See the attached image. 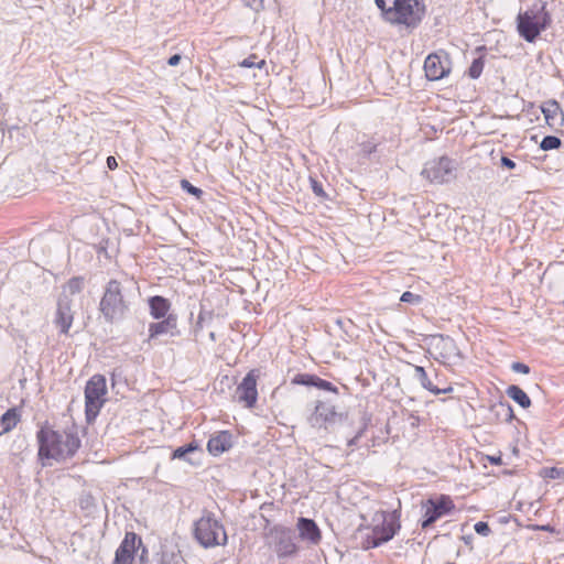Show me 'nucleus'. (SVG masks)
Listing matches in <instances>:
<instances>
[{
    "instance_id": "nucleus-38",
    "label": "nucleus",
    "mask_w": 564,
    "mask_h": 564,
    "mask_svg": "<svg viewBox=\"0 0 564 564\" xmlns=\"http://www.w3.org/2000/svg\"><path fill=\"white\" fill-rule=\"evenodd\" d=\"M245 3L250 7L251 9L259 11L263 8V1L264 0H243Z\"/></svg>"
},
{
    "instance_id": "nucleus-45",
    "label": "nucleus",
    "mask_w": 564,
    "mask_h": 564,
    "mask_svg": "<svg viewBox=\"0 0 564 564\" xmlns=\"http://www.w3.org/2000/svg\"><path fill=\"white\" fill-rule=\"evenodd\" d=\"M360 437V433H358L354 438H351L349 442H348V446H352L356 444L357 440Z\"/></svg>"
},
{
    "instance_id": "nucleus-2",
    "label": "nucleus",
    "mask_w": 564,
    "mask_h": 564,
    "mask_svg": "<svg viewBox=\"0 0 564 564\" xmlns=\"http://www.w3.org/2000/svg\"><path fill=\"white\" fill-rule=\"evenodd\" d=\"M386 21L415 28L422 21L425 7L422 0H375Z\"/></svg>"
},
{
    "instance_id": "nucleus-36",
    "label": "nucleus",
    "mask_w": 564,
    "mask_h": 564,
    "mask_svg": "<svg viewBox=\"0 0 564 564\" xmlns=\"http://www.w3.org/2000/svg\"><path fill=\"white\" fill-rule=\"evenodd\" d=\"M400 300L405 303H419L421 301V297L420 295L406 291L401 295Z\"/></svg>"
},
{
    "instance_id": "nucleus-30",
    "label": "nucleus",
    "mask_w": 564,
    "mask_h": 564,
    "mask_svg": "<svg viewBox=\"0 0 564 564\" xmlns=\"http://www.w3.org/2000/svg\"><path fill=\"white\" fill-rule=\"evenodd\" d=\"M300 538L312 544H316L321 540V531H300Z\"/></svg>"
},
{
    "instance_id": "nucleus-4",
    "label": "nucleus",
    "mask_w": 564,
    "mask_h": 564,
    "mask_svg": "<svg viewBox=\"0 0 564 564\" xmlns=\"http://www.w3.org/2000/svg\"><path fill=\"white\" fill-rule=\"evenodd\" d=\"M518 32L528 42H533L545 30L550 17L544 7L532 8L518 15Z\"/></svg>"
},
{
    "instance_id": "nucleus-44",
    "label": "nucleus",
    "mask_w": 564,
    "mask_h": 564,
    "mask_svg": "<svg viewBox=\"0 0 564 564\" xmlns=\"http://www.w3.org/2000/svg\"><path fill=\"white\" fill-rule=\"evenodd\" d=\"M313 189H314V193L317 195H322L324 193L322 189V186L317 185L316 183L314 184Z\"/></svg>"
},
{
    "instance_id": "nucleus-13",
    "label": "nucleus",
    "mask_w": 564,
    "mask_h": 564,
    "mask_svg": "<svg viewBox=\"0 0 564 564\" xmlns=\"http://www.w3.org/2000/svg\"><path fill=\"white\" fill-rule=\"evenodd\" d=\"M160 335H170L172 337L180 335L176 316L169 315L161 322L150 324L149 338L153 339Z\"/></svg>"
},
{
    "instance_id": "nucleus-5",
    "label": "nucleus",
    "mask_w": 564,
    "mask_h": 564,
    "mask_svg": "<svg viewBox=\"0 0 564 564\" xmlns=\"http://www.w3.org/2000/svg\"><path fill=\"white\" fill-rule=\"evenodd\" d=\"M429 345L433 358L444 365H456L462 359L459 349L449 336L434 335Z\"/></svg>"
},
{
    "instance_id": "nucleus-8",
    "label": "nucleus",
    "mask_w": 564,
    "mask_h": 564,
    "mask_svg": "<svg viewBox=\"0 0 564 564\" xmlns=\"http://www.w3.org/2000/svg\"><path fill=\"white\" fill-rule=\"evenodd\" d=\"M455 164L449 158L441 156L426 162L421 174L431 183L443 184L455 177Z\"/></svg>"
},
{
    "instance_id": "nucleus-25",
    "label": "nucleus",
    "mask_w": 564,
    "mask_h": 564,
    "mask_svg": "<svg viewBox=\"0 0 564 564\" xmlns=\"http://www.w3.org/2000/svg\"><path fill=\"white\" fill-rule=\"evenodd\" d=\"M84 288V280L82 278H73L70 279L66 285L63 288V293L59 297H67L69 295H74L79 293Z\"/></svg>"
},
{
    "instance_id": "nucleus-29",
    "label": "nucleus",
    "mask_w": 564,
    "mask_h": 564,
    "mask_svg": "<svg viewBox=\"0 0 564 564\" xmlns=\"http://www.w3.org/2000/svg\"><path fill=\"white\" fill-rule=\"evenodd\" d=\"M482 69H484V62L481 58H476L474 59V62L471 63L469 69H468V74L471 78L476 79L478 78L481 73H482Z\"/></svg>"
},
{
    "instance_id": "nucleus-40",
    "label": "nucleus",
    "mask_w": 564,
    "mask_h": 564,
    "mask_svg": "<svg viewBox=\"0 0 564 564\" xmlns=\"http://www.w3.org/2000/svg\"><path fill=\"white\" fill-rule=\"evenodd\" d=\"M182 57L180 54H174L167 59L170 66H176L181 62Z\"/></svg>"
},
{
    "instance_id": "nucleus-39",
    "label": "nucleus",
    "mask_w": 564,
    "mask_h": 564,
    "mask_svg": "<svg viewBox=\"0 0 564 564\" xmlns=\"http://www.w3.org/2000/svg\"><path fill=\"white\" fill-rule=\"evenodd\" d=\"M501 165L509 170L516 169V162L507 156H501Z\"/></svg>"
},
{
    "instance_id": "nucleus-35",
    "label": "nucleus",
    "mask_w": 564,
    "mask_h": 564,
    "mask_svg": "<svg viewBox=\"0 0 564 564\" xmlns=\"http://www.w3.org/2000/svg\"><path fill=\"white\" fill-rule=\"evenodd\" d=\"M297 529L308 530V529H317V527L313 520L306 519V518H300L299 523H297Z\"/></svg>"
},
{
    "instance_id": "nucleus-42",
    "label": "nucleus",
    "mask_w": 564,
    "mask_h": 564,
    "mask_svg": "<svg viewBox=\"0 0 564 564\" xmlns=\"http://www.w3.org/2000/svg\"><path fill=\"white\" fill-rule=\"evenodd\" d=\"M488 459L494 465H500L502 463L500 456H489Z\"/></svg>"
},
{
    "instance_id": "nucleus-19",
    "label": "nucleus",
    "mask_w": 564,
    "mask_h": 564,
    "mask_svg": "<svg viewBox=\"0 0 564 564\" xmlns=\"http://www.w3.org/2000/svg\"><path fill=\"white\" fill-rule=\"evenodd\" d=\"M413 371H414L413 378L416 379L424 389L429 390L433 394H435V395L441 394V393L445 394V393H449L453 391V388L451 386H448L446 388H442V389L434 386L432 383V381L429 379L427 373L423 367L414 366Z\"/></svg>"
},
{
    "instance_id": "nucleus-7",
    "label": "nucleus",
    "mask_w": 564,
    "mask_h": 564,
    "mask_svg": "<svg viewBox=\"0 0 564 564\" xmlns=\"http://www.w3.org/2000/svg\"><path fill=\"white\" fill-rule=\"evenodd\" d=\"M455 506L448 496L434 495L422 502L423 529L434 523L437 519L449 514Z\"/></svg>"
},
{
    "instance_id": "nucleus-43",
    "label": "nucleus",
    "mask_w": 564,
    "mask_h": 564,
    "mask_svg": "<svg viewBox=\"0 0 564 564\" xmlns=\"http://www.w3.org/2000/svg\"><path fill=\"white\" fill-rule=\"evenodd\" d=\"M474 529H488V524L486 522L479 521L475 523Z\"/></svg>"
},
{
    "instance_id": "nucleus-32",
    "label": "nucleus",
    "mask_w": 564,
    "mask_h": 564,
    "mask_svg": "<svg viewBox=\"0 0 564 564\" xmlns=\"http://www.w3.org/2000/svg\"><path fill=\"white\" fill-rule=\"evenodd\" d=\"M256 59H257V57L254 55L249 56L240 63V66L246 67V68H251V67L262 68L263 65L265 64V62L263 59H260L259 62H257Z\"/></svg>"
},
{
    "instance_id": "nucleus-28",
    "label": "nucleus",
    "mask_w": 564,
    "mask_h": 564,
    "mask_svg": "<svg viewBox=\"0 0 564 564\" xmlns=\"http://www.w3.org/2000/svg\"><path fill=\"white\" fill-rule=\"evenodd\" d=\"M561 140L554 135H546L543 138L540 147L544 151L558 149L561 147Z\"/></svg>"
},
{
    "instance_id": "nucleus-9",
    "label": "nucleus",
    "mask_w": 564,
    "mask_h": 564,
    "mask_svg": "<svg viewBox=\"0 0 564 564\" xmlns=\"http://www.w3.org/2000/svg\"><path fill=\"white\" fill-rule=\"evenodd\" d=\"M147 550L134 532H127L124 540L116 552L115 564H134L135 557L143 561Z\"/></svg>"
},
{
    "instance_id": "nucleus-15",
    "label": "nucleus",
    "mask_w": 564,
    "mask_h": 564,
    "mask_svg": "<svg viewBox=\"0 0 564 564\" xmlns=\"http://www.w3.org/2000/svg\"><path fill=\"white\" fill-rule=\"evenodd\" d=\"M369 529H400L398 514L395 512L376 511Z\"/></svg>"
},
{
    "instance_id": "nucleus-31",
    "label": "nucleus",
    "mask_w": 564,
    "mask_h": 564,
    "mask_svg": "<svg viewBox=\"0 0 564 564\" xmlns=\"http://www.w3.org/2000/svg\"><path fill=\"white\" fill-rule=\"evenodd\" d=\"M195 449H196V446H194L192 444H188L186 446H181L173 452V458L185 459L187 454L194 452Z\"/></svg>"
},
{
    "instance_id": "nucleus-34",
    "label": "nucleus",
    "mask_w": 564,
    "mask_h": 564,
    "mask_svg": "<svg viewBox=\"0 0 564 564\" xmlns=\"http://www.w3.org/2000/svg\"><path fill=\"white\" fill-rule=\"evenodd\" d=\"M564 473V470L562 469H558L556 467H552V468H545L543 470V475L544 477L546 478H551V479H556V478H560L561 475Z\"/></svg>"
},
{
    "instance_id": "nucleus-46",
    "label": "nucleus",
    "mask_w": 564,
    "mask_h": 564,
    "mask_svg": "<svg viewBox=\"0 0 564 564\" xmlns=\"http://www.w3.org/2000/svg\"><path fill=\"white\" fill-rule=\"evenodd\" d=\"M528 529H551L549 525H529Z\"/></svg>"
},
{
    "instance_id": "nucleus-1",
    "label": "nucleus",
    "mask_w": 564,
    "mask_h": 564,
    "mask_svg": "<svg viewBox=\"0 0 564 564\" xmlns=\"http://www.w3.org/2000/svg\"><path fill=\"white\" fill-rule=\"evenodd\" d=\"M40 443L39 456L63 460L73 456L80 446V440L76 433H59L48 429H42L37 433Z\"/></svg>"
},
{
    "instance_id": "nucleus-11",
    "label": "nucleus",
    "mask_w": 564,
    "mask_h": 564,
    "mask_svg": "<svg viewBox=\"0 0 564 564\" xmlns=\"http://www.w3.org/2000/svg\"><path fill=\"white\" fill-rule=\"evenodd\" d=\"M73 321L74 314L72 311L70 300L66 296L59 297L54 317L55 326L59 329L61 334L68 335Z\"/></svg>"
},
{
    "instance_id": "nucleus-21",
    "label": "nucleus",
    "mask_w": 564,
    "mask_h": 564,
    "mask_svg": "<svg viewBox=\"0 0 564 564\" xmlns=\"http://www.w3.org/2000/svg\"><path fill=\"white\" fill-rule=\"evenodd\" d=\"M395 531H372V535L367 536V539L362 542L361 547L364 550H369L372 547H377L384 542L390 541Z\"/></svg>"
},
{
    "instance_id": "nucleus-22",
    "label": "nucleus",
    "mask_w": 564,
    "mask_h": 564,
    "mask_svg": "<svg viewBox=\"0 0 564 564\" xmlns=\"http://www.w3.org/2000/svg\"><path fill=\"white\" fill-rule=\"evenodd\" d=\"M20 421V414L17 409H9L0 419V436L10 432Z\"/></svg>"
},
{
    "instance_id": "nucleus-6",
    "label": "nucleus",
    "mask_w": 564,
    "mask_h": 564,
    "mask_svg": "<svg viewBox=\"0 0 564 564\" xmlns=\"http://www.w3.org/2000/svg\"><path fill=\"white\" fill-rule=\"evenodd\" d=\"M106 379L96 375L90 378L85 389L86 416L88 420L95 419L105 403Z\"/></svg>"
},
{
    "instance_id": "nucleus-12",
    "label": "nucleus",
    "mask_w": 564,
    "mask_h": 564,
    "mask_svg": "<svg viewBox=\"0 0 564 564\" xmlns=\"http://www.w3.org/2000/svg\"><path fill=\"white\" fill-rule=\"evenodd\" d=\"M424 70L430 80H438L448 74V61L437 54H430L424 62Z\"/></svg>"
},
{
    "instance_id": "nucleus-16",
    "label": "nucleus",
    "mask_w": 564,
    "mask_h": 564,
    "mask_svg": "<svg viewBox=\"0 0 564 564\" xmlns=\"http://www.w3.org/2000/svg\"><path fill=\"white\" fill-rule=\"evenodd\" d=\"M545 121L549 126H560L564 121V113L556 100H547L541 107Z\"/></svg>"
},
{
    "instance_id": "nucleus-3",
    "label": "nucleus",
    "mask_w": 564,
    "mask_h": 564,
    "mask_svg": "<svg viewBox=\"0 0 564 564\" xmlns=\"http://www.w3.org/2000/svg\"><path fill=\"white\" fill-rule=\"evenodd\" d=\"M99 306L101 314L108 322H116L124 316L128 305L120 282L117 280L108 282Z\"/></svg>"
},
{
    "instance_id": "nucleus-20",
    "label": "nucleus",
    "mask_w": 564,
    "mask_h": 564,
    "mask_svg": "<svg viewBox=\"0 0 564 564\" xmlns=\"http://www.w3.org/2000/svg\"><path fill=\"white\" fill-rule=\"evenodd\" d=\"M149 306L151 316L160 319L166 316L171 304L165 297L155 295L149 299Z\"/></svg>"
},
{
    "instance_id": "nucleus-10",
    "label": "nucleus",
    "mask_w": 564,
    "mask_h": 564,
    "mask_svg": "<svg viewBox=\"0 0 564 564\" xmlns=\"http://www.w3.org/2000/svg\"><path fill=\"white\" fill-rule=\"evenodd\" d=\"M236 397L246 408L250 409L254 406L258 399V391L257 377L253 371H250L237 387Z\"/></svg>"
},
{
    "instance_id": "nucleus-37",
    "label": "nucleus",
    "mask_w": 564,
    "mask_h": 564,
    "mask_svg": "<svg viewBox=\"0 0 564 564\" xmlns=\"http://www.w3.org/2000/svg\"><path fill=\"white\" fill-rule=\"evenodd\" d=\"M511 369L514 372H519V373H523V375H528L530 372L529 366H527L525 364H522V362H513L511 365Z\"/></svg>"
},
{
    "instance_id": "nucleus-26",
    "label": "nucleus",
    "mask_w": 564,
    "mask_h": 564,
    "mask_svg": "<svg viewBox=\"0 0 564 564\" xmlns=\"http://www.w3.org/2000/svg\"><path fill=\"white\" fill-rule=\"evenodd\" d=\"M302 382L305 384L315 386L322 390L337 392V389L333 386L332 382L323 380L318 377L307 376V379Z\"/></svg>"
},
{
    "instance_id": "nucleus-18",
    "label": "nucleus",
    "mask_w": 564,
    "mask_h": 564,
    "mask_svg": "<svg viewBox=\"0 0 564 564\" xmlns=\"http://www.w3.org/2000/svg\"><path fill=\"white\" fill-rule=\"evenodd\" d=\"M231 446V435L228 432H220L209 438L207 443L208 452L214 455H220Z\"/></svg>"
},
{
    "instance_id": "nucleus-23",
    "label": "nucleus",
    "mask_w": 564,
    "mask_h": 564,
    "mask_svg": "<svg viewBox=\"0 0 564 564\" xmlns=\"http://www.w3.org/2000/svg\"><path fill=\"white\" fill-rule=\"evenodd\" d=\"M282 534L279 536L278 542L275 543V552L279 556H289L295 553L296 545L292 541L290 536L285 534L284 531L281 532Z\"/></svg>"
},
{
    "instance_id": "nucleus-47",
    "label": "nucleus",
    "mask_w": 564,
    "mask_h": 564,
    "mask_svg": "<svg viewBox=\"0 0 564 564\" xmlns=\"http://www.w3.org/2000/svg\"><path fill=\"white\" fill-rule=\"evenodd\" d=\"M209 337H210V339H212V340H215V339H216V338H215V333H214V332H212V333L209 334Z\"/></svg>"
},
{
    "instance_id": "nucleus-24",
    "label": "nucleus",
    "mask_w": 564,
    "mask_h": 564,
    "mask_svg": "<svg viewBox=\"0 0 564 564\" xmlns=\"http://www.w3.org/2000/svg\"><path fill=\"white\" fill-rule=\"evenodd\" d=\"M506 393L523 409H528L531 405L529 395L518 386L508 387Z\"/></svg>"
},
{
    "instance_id": "nucleus-14",
    "label": "nucleus",
    "mask_w": 564,
    "mask_h": 564,
    "mask_svg": "<svg viewBox=\"0 0 564 564\" xmlns=\"http://www.w3.org/2000/svg\"><path fill=\"white\" fill-rule=\"evenodd\" d=\"M336 412L334 408L327 403L318 402L315 406L314 412L308 419L312 427L321 429L326 423L334 420Z\"/></svg>"
},
{
    "instance_id": "nucleus-33",
    "label": "nucleus",
    "mask_w": 564,
    "mask_h": 564,
    "mask_svg": "<svg viewBox=\"0 0 564 564\" xmlns=\"http://www.w3.org/2000/svg\"><path fill=\"white\" fill-rule=\"evenodd\" d=\"M181 187L182 189L196 196L197 198H199L203 195V191L198 187L193 186L187 180L181 181Z\"/></svg>"
},
{
    "instance_id": "nucleus-41",
    "label": "nucleus",
    "mask_w": 564,
    "mask_h": 564,
    "mask_svg": "<svg viewBox=\"0 0 564 564\" xmlns=\"http://www.w3.org/2000/svg\"><path fill=\"white\" fill-rule=\"evenodd\" d=\"M107 165L110 170H115L118 166V163L113 156L107 158Z\"/></svg>"
},
{
    "instance_id": "nucleus-27",
    "label": "nucleus",
    "mask_w": 564,
    "mask_h": 564,
    "mask_svg": "<svg viewBox=\"0 0 564 564\" xmlns=\"http://www.w3.org/2000/svg\"><path fill=\"white\" fill-rule=\"evenodd\" d=\"M218 528H219L218 521L212 514L208 513L206 516H203L199 520H197L195 522L194 529L200 530V529H218Z\"/></svg>"
},
{
    "instance_id": "nucleus-17",
    "label": "nucleus",
    "mask_w": 564,
    "mask_h": 564,
    "mask_svg": "<svg viewBox=\"0 0 564 564\" xmlns=\"http://www.w3.org/2000/svg\"><path fill=\"white\" fill-rule=\"evenodd\" d=\"M196 540L204 547L224 545L227 542L226 531H194Z\"/></svg>"
}]
</instances>
